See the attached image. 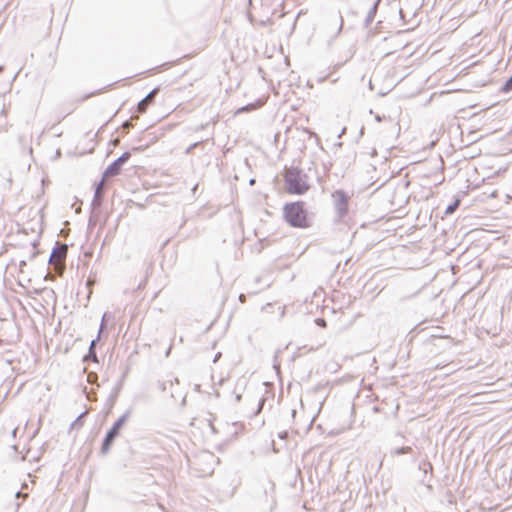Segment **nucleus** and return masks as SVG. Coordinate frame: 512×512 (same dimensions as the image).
Listing matches in <instances>:
<instances>
[{
  "label": "nucleus",
  "mask_w": 512,
  "mask_h": 512,
  "mask_svg": "<svg viewBox=\"0 0 512 512\" xmlns=\"http://www.w3.org/2000/svg\"><path fill=\"white\" fill-rule=\"evenodd\" d=\"M283 216L285 221L292 227L307 228L309 226L304 203L301 201L291 202L284 205Z\"/></svg>",
  "instance_id": "1"
},
{
  "label": "nucleus",
  "mask_w": 512,
  "mask_h": 512,
  "mask_svg": "<svg viewBox=\"0 0 512 512\" xmlns=\"http://www.w3.org/2000/svg\"><path fill=\"white\" fill-rule=\"evenodd\" d=\"M460 205V199H456L452 204H450L447 208L445 213L447 215L452 214Z\"/></svg>",
  "instance_id": "8"
},
{
  "label": "nucleus",
  "mask_w": 512,
  "mask_h": 512,
  "mask_svg": "<svg viewBox=\"0 0 512 512\" xmlns=\"http://www.w3.org/2000/svg\"><path fill=\"white\" fill-rule=\"evenodd\" d=\"M125 422H126V416L120 417L113 424L112 428L108 431V433L103 441L102 447H101V450L104 454H106L109 451L115 437H117L119 435L120 430L124 426Z\"/></svg>",
  "instance_id": "4"
},
{
  "label": "nucleus",
  "mask_w": 512,
  "mask_h": 512,
  "mask_svg": "<svg viewBox=\"0 0 512 512\" xmlns=\"http://www.w3.org/2000/svg\"><path fill=\"white\" fill-rule=\"evenodd\" d=\"M66 252H67V247L64 245L53 252L51 259L62 260L65 258Z\"/></svg>",
  "instance_id": "7"
},
{
  "label": "nucleus",
  "mask_w": 512,
  "mask_h": 512,
  "mask_svg": "<svg viewBox=\"0 0 512 512\" xmlns=\"http://www.w3.org/2000/svg\"><path fill=\"white\" fill-rule=\"evenodd\" d=\"M332 200L334 208L340 217H343L349 212L350 196L344 190H336L332 193Z\"/></svg>",
  "instance_id": "3"
},
{
  "label": "nucleus",
  "mask_w": 512,
  "mask_h": 512,
  "mask_svg": "<svg viewBox=\"0 0 512 512\" xmlns=\"http://www.w3.org/2000/svg\"><path fill=\"white\" fill-rule=\"evenodd\" d=\"M316 324L322 328H325L327 326L326 321L323 318H318L315 320Z\"/></svg>",
  "instance_id": "11"
},
{
  "label": "nucleus",
  "mask_w": 512,
  "mask_h": 512,
  "mask_svg": "<svg viewBox=\"0 0 512 512\" xmlns=\"http://www.w3.org/2000/svg\"><path fill=\"white\" fill-rule=\"evenodd\" d=\"M159 92L158 88L153 89L143 100L138 103L137 111L139 113H145L149 105L154 102L155 96Z\"/></svg>",
  "instance_id": "6"
},
{
  "label": "nucleus",
  "mask_w": 512,
  "mask_h": 512,
  "mask_svg": "<svg viewBox=\"0 0 512 512\" xmlns=\"http://www.w3.org/2000/svg\"><path fill=\"white\" fill-rule=\"evenodd\" d=\"M512 90V76L506 81L503 86V91L508 92Z\"/></svg>",
  "instance_id": "10"
},
{
  "label": "nucleus",
  "mask_w": 512,
  "mask_h": 512,
  "mask_svg": "<svg viewBox=\"0 0 512 512\" xmlns=\"http://www.w3.org/2000/svg\"><path fill=\"white\" fill-rule=\"evenodd\" d=\"M259 107H260V105L250 104V105H247V106H245V107L240 108V109L237 111V113H239V112H243V111H251V110L257 109V108H259Z\"/></svg>",
  "instance_id": "9"
},
{
  "label": "nucleus",
  "mask_w": 512,
  "mask_h": 512,
  "mask_svg": "<svg viewBox=\"0 0 512 512\" xmlns=\"http://www.w3.org/2000/svg\"><path fill=\"white\" fill-rule=\"evenodd\" d=\"M102 186H103V183H100V185H99V187H98L97 191H99V190L101 189V187H102Z\"/></svg>",
  "instance_id": "12"
},
{
  "label": "nucleus",
  "mask_w": 512,
  "mask_h": 512,
  "mask_svg": "<svg viewBox=\"0 0 512 512\" xmlns=\"http://www.w3.org/2000/svg\"><path fill=\"white\" fill-rule=\"evenodd\" d=\"M285 189L289 194L301 195L308 191L309 185L297 171H288L285 175Z\"/></svg>",
  "instance_id": "2"
},
{
  "label": "nucleus",
  "mask_w": 512,
  "mask_h": 512,
  "mask_svg": "<svg viewBox=\"0 0 512 512\" xmlns=\"http://www.w3.org/2000/svg\"><path fill=\"white\" fill-rule=\"evenodd\" d=\"M130 156V152H124L118 159L107 167L104 172V178H110L120 174L123 164L130 159Z\"/></svg>",
  "instance_id": "5"
}]
</instances>
